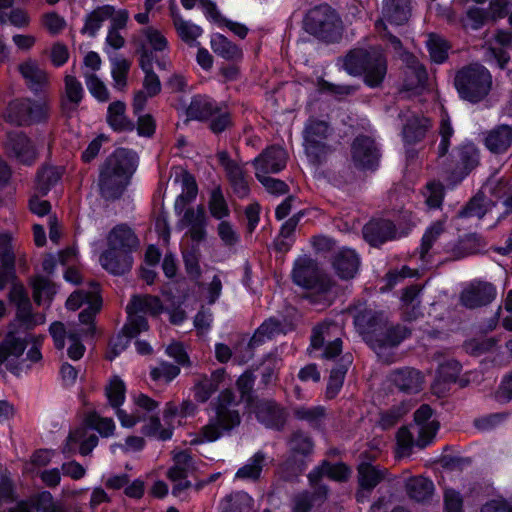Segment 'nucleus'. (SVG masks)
Instances as JSON below:
<instances>
[{
	"instance_id": "nucleus-54",
	"label": "nucleus",
	"mask_w": 512,
	"mask_h": 512,
	"mask_svg": "<svg viewBox=\"0 0 512 512\" xmlns=\"http://www.w3.org/2000/svg\"><path fill=\"white\" fill-rule=\"evenodd\" d=\"M227 176L234 193L239 198L248 196L250 188L241 168L235 166L228 171Z\"/></svg>"
},
{
	"instance_id": "nucleus-2",
	"label": "nucleus",
	"mask_w": 512,
	"mask_h": 512,
	"mask_svg": "<svg viewBox=\"0 0 512 512\" xmlns=\"http://www.w3.org/2000/svg\"><path fill=\"white\" fill-rule=\"evenodd\" d=\"M343 67L350 76L363 77L364 84L374 89L380 87L385 79L387 60L379 51L354 48L345 55Z\"/></svg>"
},
{
	"instance_id": "nucleus-53",
	"label": "nucleus",
	"mask_w": 512,
	"mask_h": 512,
	"mask_svg": "<svg viewBox=\"0 0 512 512\" xmlns=\"http://www.w3.org/2000/svg\"><path fill=\"white\" fill-rule=\"evenodd\" d=\"M132 304L136 310L149 312L153 316L161 314L164 310L163 303L158 296L148 295L144 298L134 296Z\"/></svg>"
},
{
	"instance_id": "nucleus-33",
	"label": "nucleus",
	"mask_w": 512,
	"mask_h": 512,
	"mask_svg": "<svg viewBox=\"0 0 512 512\" xmlns=\"http://www.w3.org/2000/svg\"><path fill=\"white\" fill-rule=\"evenodd\" d=\"M70 443H79V453L82 456H88L98 445L99 438L95 434H90L86 437V431L84 429H77L71 432L67 437V443L63 448V453L72 452Z\"/></svg>"
},
{
	"instance_id": "nucleus-52",
	"label": "nucleus",
	"mask_w": 512,
	"mask_h": 512,
	"mask_svg": "<svg viewBox=\"0 0 512 512\" xmlns=\"http://www.w3.org/2000/svg\"><path fill=\"white\" fill-rule=\"evenodd\" d=\"M325 415L326 410L321 405L310 408L301 406L294 410V416L296 419L306 421L313 427L319 426Z\"/></svg>"
},
{
	"instance_id": "nucleus-21",
	"label": "nucleus",
	"mask_w": 512,
	"mask_h": 512,
	"mask_svg": "<svg viewBox=\"0 0 512 512\" xmlns=\"http://www.w3.org/2000/svg\"><path fill=\"white\" fill-rule=\"evenodd\" d=\"M65 96L60 100V110L63 116L69 118L77 111L85 92L82 83L73 75L64 77Z\"/></svg>"
},
{
	"instance_id": "nucleus-60",
	"label": "nucleus",
	"mask_w": 512,
	"mask_h": 512,
	"mask_svg": "<svg viewBox=\"0 0 512 512\" xmlns=\"http://www.w3.org/2000/svg\"><path fill=\"white\" fill-rule=\"evenodd\" d=\"M149 328L148 320L142 315H129L128 322L124 324L121 333L128 339L136 338L141 332Z\"/></svg>"
},
{
	"instance_id": "nucleus-7",
	"label": "nucleus",
	"mask_w": 512,
	"mask_h": 512,
	"mask_svg": "<svg viewBox=\"0 0 512 512\" xmlns=\"http://www.w3.org/2000/svg\"><path fill=\"white\" fill-rule=\"evenodd\" d=\"M288 446L290 454L281 469L287 477H297L307 469V459L313 454L315 444L307 432L296 430L290 435Z\"/></svg>"
},
{
	"instance_id": "nucleus-44",
	"label": "nucleus",
	"mask_w": 512,
	"mask_h": 512,
	"mask_svg": "<svg viewBox=\"0 0 512 512\" xmlns=\"http://www.w3.org/2000/svg\"><path fill=\"white\" fill-rule=\"evenodd\" d=\"M443 232L444 224L441 221H436L427 227L424 234L422 235L421 243L419 246L420 259L423 260L426 258L434 243Z\"/></svg>"
},
{
	"instance_id": "nucleus-62",
	"label": "nucleus",
	"mask_w": 512,
	"mask_h": 512,
	"mask_svg": "<svg viewBox=\"0 0 512 512\" xmlns=\"http://www.w3.org/2000/svg\"><path fill=\"white\" fill-rule=\"evenodd\" d=\"M86 86L89 93L99 102L104 103L109 100V91L104 82L96 75L86 76Z\"/></svg>"
},
{
	"instance_id": "nucleus-43",
	"label": "nucleus",
	"mask_w": 512,
	"mask_h": 512,
	"mask_svg": "<svg viewBox=\"0 0 512 512\" xmlns=\"http://www.w3.org/2000/svg\"><path fill=\"white\" fill-rule=\"evenodd\" d=\"M130 68L131 62L126 58L115 57L111 59V77L117 90L123 91L126 89Z\"/></svg>"
},
{
	"instance_id": "nucleus-28",
	"label": "nucleus",
	"mask_w": 512,
	"mask_h": 512,
	"mask_svg": "<svg viewBox=\"0 0 512 512\" xmlns=\"http://www.w3.org/2000/svg\"><path fill=\"white\" fill-rule=\"evenodd\" d=\"M113 13H115V6L113 5L105 4L97 6L85 15L84 25L80 30L81 34L95 37L101 29L103 22L113 16Z\"/></svg>"
},
{
	"instance_id": "nucleus-11",
	"label": "nucleus",
	"mask_w": 512,
	"mask_h": 512,
	"mask_svg": "<svg viewBox=\"0 0 512 512\" xmlns=\"http://www.w3.org/2000/svg\"><path fill=\"white\" fill-rule=\"evenodd\" d=\"M291 277L293 283L303 289L317 292L329 290V283L321 277L316 264L310 258L297 260L293 266Z\"/></svg>"
},
{
	"instance_id": "nucleus-17",
	"label": "nucleus",
	"mask_w": 512,
	"mask_h": 512,
	"mask_svg": "<svg viewBox=\"0 0 512 512\" xmlns=\"http://www.w3.org/2000/svg\"><path fill=\"white\" fill-rule=\"evenodd\" d=\"M411 335V328L399 323L388 325V321L386 319L370 347L374 350L395 348L398 347L403 341L410 338Z\"/></svg>"
},
{
	"instance_id": "nucleus-4",
	"label": "nucleus",
	"mask_w": 512,
	"mask_h": 512,
	"mask_svg": "<svg viewBox=\"0 0 512 512\" xmlns=\"http://www.w3.org/2000/svg\"><path fill=\"white\" fill-rule=\"evenodd\" d=\"M51 99L47 94L40 97H23L9 102L5 121L18 127L47 124L51 118Z\"/></svg>"
},
{
	"instance_id": "nucleus-18",
	"label": "nucleus",
	"mask_w": 512,
	"mask_h": 512,
	"mask_svg": "<svg viewBox=\"0 0 512 512\" xmlns=\"http://www.w3.org/2000/svg\"><path fill=\"white\" fill-rule=\"evenodd\" d=\"M496 294V288L492 283L478 282L463 290L460 300L466 308L475 309L490 304Z\"/></svg>"
},
{
	"instance_id": "nucleus-12",
	"label": "nucleus",
	"mask_w": 512,
	"mask_h": 512,
	"mask_svg": "<svg viewBox=\"0 0 512 512\" xmlns=\"http://www.w3.org/2000/svg\"><path fill=\"white\" fill-rule=\"evenodd\" d=\"M5 149L10 157L27 166L32 165L37 157L34 144L24 131L8 132Z\"/></svg>"
},
{
	"instance_id": "nucleus-22",
	"label": "nucleus",
	"mask_w": 512,
	"mask_h": 512,
	"mask_svg": "<svg viewBox=\"0 0 512 512\" xmlns=\"http://www.w3.org/2000/svg\"><path fill=\"white\" fill-rule=\"evenodd\" d=\"M219 104L215 99L206 94H195L192 96L185 114L188 120L208 122L218 112Z\"/></svg>"
},
{
	"instance_id": "nucleus-16",
	"label": "nucleus",
	"mask_w": 512,
	"mask_h": 512,
	"mask_svg": "<svg viewBox=\"0 0 512 512\" xmlns=\"http://www.w3.org/2000/svg\"><path fill=\"white\" fill-rule=\"evenodd\" d=\"M387 379L399 392L408 395L419 393L424 383L422 372L412 367L394 369Z\"/></svg>"
},
{
	"instance_id": "nucleus-50",
	"label": "nucleus",
	"mask_w": 512,
	"mask_h": 512,
	"mask_svg": "<svg viewBox=\"0 0 512 512\" xmlns=\"http://www.w3.org/2000/svg\"><path fill=\"white\" fill-rule=\"evenodd\" d=\"M485 197L482 194L473 196L457 213L459 218H482L487 212L484 204Z\"/></svg>"
},
{
	"instance_id": "nucleus-20",
	"label": "nucleus",
	"mask_w": 512,
	"mask_h": 512,
	"mask_svg": "<svg viewBox=\"0 0 512 512\" xmlns=\"http://www.w3.org/2000/svg\"><path fill=\"white\" fill-rule=\"evenodd\" d=\"M107 246L133 254L139 247V239L131 227L121 223L114 226L108 233Z\"/></svg>"
},
{
	"instance_id": "nucleus-32",
	"label": "nucleus",
	"mask_w": 512,
	"mask_h": 512,
	"mask_svg": "<svg viewBox=\"0 0 512 512\" xmlns=\"http://www.w3.org/2000/svg\"><path fill=\"white\" fill-rule=\"evenodd\" d=\"M182 188L183 192L176 198L174 204L175 213L180 215L185 206L192 203L198 194V185L194 175L185 171L182 175Z\"/></svg>"
},
{
	"instance_id": "nucleus-13",
	"label": "nucleus",
	"mask_w": 512,
	"mask_h": 512,
	"mask_svg": "<svg viewBox=\"0 0 512 512\" xmlns=\"http://www.w3.org/2000/svg\"><path fill=\"white\" fill-rule=\"evenodd\" d=\"M331 266L340 280L349 281L358 275L361 257L355 249L341 247L332 255Z\"/></svg>"
},
{
	"instance_id": "nucleus-34",
	"label": "nucleus",
	"mask_w": 512,
	"mask_h": 512,
	"mask_svg": "<svg viewBox=\"0 0 512 512\" xmlns=\"http://www.w3.org/2000/svg\"><path fill=\"white\" fill-rule=\"evenodd\" d=\"M83 424L85 428L97 431L102 438L113 436L116 428L112 418L102 417L95 410L86 413Z\"/></svg>"
},
{
	"instance_id": "nucleus-51",
	"label": "nucleus",
	"mask_w": 512,
	"mask_h": 512,
	"mask_svg": "<svg viewBox=\"0 0 512 512\" xmlns=\"http://www.w3.org/2000/svg\"><path fill=\"white\" fill-rule=\"evenodd\" d=\"M208 122L209 130L215 135H219L233 126L232 114L228 110H223L222 104L218 105V112Z\"/></svg>"
},
{
	"instance_id": "nucleus-30",
	"label": "nucleus",
	"mask_w": 512,
	"mask_h": 512,
	"mask_svg": "<svg viewBox=\"0 0 512 512\" xmlns=\"http://www.w3.org/2000/svg\"><path fill=\"white\" fill-rule=\"evenodd\" d=\"M210 46L215 54L227 61L243 59L242 49L221 33H214L211 36Z\"/></svg>"
},
{
	"instance_id": "nucleus-27",
	"label": "nucleus",
	"mask_w": 512,
	"mask_h": 512,
	"mask_svg": "<svg viewBox=\"0 0 512 512\" xmlns=\"http://www.w3.org/2000/svg\"><path fill=\"white\" fill-rule=\"evenodd\" d=\"M108 126L116 133L133 132L135 123L126 115V104L121 100L109 104L106 114Z\"/></svg>"
},
{
	"instance_id": "nucleus-57",
	"label": "nucleus",
	"mask_w": 512,
	"mask_h": 512,
	"mask_svg": "<svg viewBox=\"0 0 512 512\" xmlns=\"http://www.w3.org/2000/svg\"><path fill=\"white\" fill-rule=\"evenodd\" d=\"M217 391L215 385L208 380V375L202 374L193 386L194 400L198 403H205Z\"/></svg>"
},
{
	"instance_id": "nucleus-49",
	"label": "nucleus",
	"mask_w": 512,
	"mask_h": 512,
	"mask_svg": "<svg viewBox=\"0 0 512 512\" xmlns=\"http://www.w3.org/2000/svg\"><path fill=\"white\" fill-rule=\"evenodd\" d=\"M135 46V53L139 56L138 64L142 71L154 70L153 64L156 59L154 50L148 48L146 41L140 36H134L132 40Z\"/></svg>"
},
{
	"instance_id": "nucleus-15",
	"label": "nucleus",
	"mask_w": 512,
	"mask_h": 512,
	"mask_svg": "<svg viewBox=\"0 0 512 512\" xmlns=\"http://www.w3.org/2000/svg\"><path fill=\"white\" fill-rule=\"evenodd\" d=\"M364 240L374 248L395 240L397 228L393 221L384 218H373L369 220L362 229Z\"/></svg>"
},
{
	"instance_id": "nucleus-61",
	"label": "nucleus",
	"mask_w": 512,
	"mask_h": 512,
	"mask_svg": "<svg viewBox=\"0 0 512 512\" xmlns=\"http://www.w3.org/2000/svg\"><path fill=\"white\" fill-rule=\"evenodd\" d=\"M406 410L403 405H393L388 410L380 413L379 426L382 430L393 428L405 415Z\"/></svg>"
},
{
	"instance_id": "nucleus-46",
	"label": "nucleus",
	"mask_w": 512,
	"mask_h": 512,
	"mask_svg": "<svg viewBox=\"0 0 512 512\" xmlns=\"http://www.w3.org/2000/svg\"><path fill=\"white\" fill-rule=\"evenodd\" d=\"M32 288L34 301L38 305L42 303L43 297L48 303H51L56 294L53 282L44 276H38L32 282Z\"/></svg>"
},
{
	"instance_id": "nucleus-26",
	"label": "nucleus",
	"mask_w": 512,
	"mask_h": 512,
	"mask_svg": "<svg viewBox=\"0 0 512 512\" xmlns=\"http://www.w3.org/2000/svg\"><path fill=\"white\" fill-rule=\"evenodd\" d=\"M485 147L496 155L504 154L512 146V126L499 124L487 132Z\"/></svg>"
},
{
	"instance_id": "nucleus-5",
	"label": "nucleus",
	"mask_w": 512,
	"mask_h": 512,
	"mask_svg": "<svg viewBox=\"0 0 512 512\" xmlns=\"http://www.w3.org/2000/svg\"><path fill=\"white\" fill-rule=\"evenodd\" d=\"M454 87L460 99L471 104H477L490 93L492 75L484 65L470 63L456 72Z\"/></svg>"
},
{
	"instance_id": "nucleus-39",
	"label": "nucleus",
	"mask_w": 512,
	"mask_h": 512,
	"mask_svg": "<svg viewBox=\"0 0 512 512\" xmlns=\"http://www.w3.org/2000/svg\"><path fill=\"white\" fill-rule=\"evenodd\" d=\"M430 59L435 64H443L448 60L450 43L437 34H430L426 43Z\"/></svg>"
},
{
	"instance_id": "nucleus-37",
	"label": "nucleus",
	"mask_w": 512,
	"mask_h": 512,
	"mask_svg": "<svg viewBox=\"0 0 512 512\" xmlns=\"http://www.w3.org/2000/svg\"><path fill=\"white\" fill-rule=\"evenodd\" d=\"M264 462L265 453L263 451H257L251 458H249L245 465L237 470L235 478L252 481L259 480L263 471Z\"/></svg>"
},
{
	"instance_id": "nucleus-40",
	"label": "nucleus",
	"mask_w": 512,
	"mask_h": 512,
	"mask_svg": "<svg viewBox=\"0 0 512 512\" xmlns=\"http://www.w3.org/2000/svg\"><path fill=\"white\" fill-rule=\"evenodd\" d=\"M182 258L185 271L191 281H198L202 276V269L200 266L201 251L198 245L182 251Z\"/></svg>"
},
{
	"instance_id": "nucleus-3",
	"label": "nucleus",
	"mask_w": 512,
	"mask_h": 512,
	"mask_svg": "<svg viewBox=\"0 0 512 512\" xmlns=\"http://www.w3.org/2000/svg\"><path fill=\"white\" fill-rule=\"evenodd\" d=\"M304 30L326 44L339 43L343 35V22L338 11L328 3L310 8L303 19Z\"/></svg>"
},
{
	"instance_id": "nucleus-45",
	"label": "nucleus",
	"mask_w": 512,
	"mask_h": 512,
	"mask_svg": "<svg viewBox=\"0 0 512 512\" xmlns=\"http://www.w3.org/2000/svg\"><path fill=\"white\" fill-rule=\"evenodd\" d=\"M173 427L163 428L159 416H151L148 423L141 428V433L146 437H156L160 441H168L172 438Z\"/></svg>"
},
{
	"instance_id": "nucleus-64",
	"label": "nucleus",
	"mask_w": 512,
	"mask_h": 512,
	"mask_svg": "<svg viewBox=\"0 0 512 512\" xmlns=\"http://www.w3.org/2000/svg\"><path fill=\"white\" fill-rule=\"evenodd\" d=\"M507 414L503 412L490 413L473 421L474 427L482 432H489L498 427L506 418Z\"/></svg>"
},
{
	"instance_id": "nucleus-38",
	"label": "nucleus",
	"mask_w": 512,
	"mask_h": 512,
	"mask_svg": "<svg viewBox=\"0 0 512 512\" xmlns=\"http://www.w3.org/2000/svg\"><path fill=\"white\" fill-rule=\"evenodd\" d=\"M127 387L125 382L118 376L113 375L105 386V396L111 408L121 407L126 400Z\"/></svg>"
},
{
	"instance_id": "nucleus-24",
	"label": "nucleus",
	"mask_w": 512,
	"mask_h": 512,
	"mask_svg": "<svg viewBox=\"0 0 512 512\" xmlns=\"http://www.w3.org/2000/svg\"><path fill=\"white\" fill-rule=\"evenodd\" d=\"M182 221L189 226L191 240L199 246L207 237V218L204 207L199 205L197 210L192 207L187 208L184 211Z\"/></svg>"
},
{
	"instance_id": "nucleus-25",
	"label": "nucleus",
	"mask_w": 512,
	"mask_h": 512,
	"mask_svg": "<svg viewBox=\"0 0 512 512\" xmlns=\"http://www.w3.org/2000/svg\"><path fill=\"white\" fill-rule=\"evenodd\" d=\"M356 470L357 483L360 488L365 489L367 492H373V490L386 479L388 474L386 468H381L367 461L360 462Z\"/></svg>"
},
{
	"instance_id": "nucleus-36",
	"label": "nucleus",
	"mask_w": 512,
	"mask_h": 512,
	"mask_svg": "<svg viewBox=\"0 0 512 512\" xmlns=\"http://www.w3.org/2000/svg\"><path fill=\"white\" fill-rule=\"evenodd\" d=\"M256 377L251 371H245L236 380V388L240 394V401L245 403L246 407L252 406L260 399L254 390Z\"/></svg>"
},
{
	"instance_id": "nucleus-55",
	"label": "nucleus",
	"mask_w": 512,
	"mask_h": 512,
	"mask_svg": "<svg viewBox=\"0 0 512 512\" xmlns=\"http://www.w3.org/2000/svg\"><path fill=\"white\" fill-rule=\"evenodd\" d=\"M318 89L321 93L333 95L339 100L345 96L352 95L356 90L352 85L334 84L323 78L318 80Z\"/></svg>"
},
{
	"instance_id": "nucleus-63",
	"label": "nucleus",
	"mask_w": 512,
	"mask_h": 512,
	"mask_svg": "<svg viewBox=\"0 0 512 512\" xmlns=\"http://www.w3.org/2000/svg\"><path fill=\"white\" fill-rule=\"evenodd\" d=\"M180 371L179 365L163 361L159 367H155L150 371V377L153 381L164 379L169 383L180 374Z\"/></svg>"
},
{
	"instance_id": "nucleus-42",
	"label": "nucleus",
	"mask_w": 512,
	"mask_h": 512,
	"mask_svg": "<svg viewBox=\"0 0 512 512\" xmlns=\"http://www.w3.org/2000/svg\"><path fill=\"white\" fill-rule=\"evenodd\" d=\"M208 209L210 215L217 220H223L230 216L231 211L220 185L213 188L210 192Z\"/></svg>"
},
{
	"instance_id": "nucleus-23",
	"label": "nucleus",
	"mask_w": 512,
	"mask_h": 512,
	"mask_svg": "<svg viewBox=\"0 0 512 512\" xmlns=\"http://www.w3.org/2000/svg\"><path fill=\"white\" fill-rule=\"evenodd\" d=\"M102 267L112 275L120 276L130 271L133 264L132 254L115 250L107 246L99 257Z\"/></svg>"
},
{
	"instance_id": "nucleus-31",
	"label": "nucleus",
	"mask_w": 512,
	"mask_h": 512,
	"mask_svg": "<svg viewBox=\"0 0 512 512\" xmlns=\"http://www.w3.org/2000/svg\"><path fill=\"white\" fill-rule=\"evenodd\" d=\"M430 128V121L425 117H413L403 126L402 136L406 145H415L421 142Z\"/></svg>"
},
{
	"instance_id": "nucleus-56",
	"label": "nucleus",
	"mask_w": 512,
	"mask_h": 512,
	"mask_svg": "<svg viewBox=\"0 0 512 512\" xmlns=\"http://www.w3.org/2000/svg\"><path fill=\"white\" fill-rule=\"evenodd\" d=\"M27 500L30 501V507L32 511L59 512L61 510L55 505L52 494L49 491H42L31 499Z\"/></svg>"
},
{
	"instance_id": "nucleus-19",
	"label": "nucleus",
	"mask_w": 512,
	"mask_h": 512,
	"mask_svg": "<svg viewBox=\"0 0 512 512\" xmlns=\"http://www.w3.org/2000/svg\"><path fill=\"white\" fill-rule=\"evenodd\" d=\"M286 153L277 146H269L253 160L256 173L277 174L286 167Z\"/></svg>"
},
{
	"instance_id": "nucleus-14",
	"label": "nucleus",
	"mask_w": 512,
	"mask_h": 512,
	"mask_svg": "<svg viewBox=\"0 0 512 512\" xmlns=\"http://www.w3.org/2000/svg\"><path fill=\"white\" fill-rule=\"evenodd\" d=\"M250 409L254 411L257 420L266 428L281 431L287 422L284 408L275 400L259 399Z\"/></svg>"
},
{
	"instance_id": "nucleus-29",
	"label": "nucleus",
	"mask_w": 512,
	"mask_h": 512,
	"mask_svg": "<svg viewBox=\"0 0 512 512\" xmlns=\"http://www.w3.org/2000/svg\"><path fill=\"white\" fill-rule=\"evenodd\" d=\"M382 15L392 25L405 24L411 15L410 0H384Z\"/></svg>"
},
{
	"instance_id": "nucleus-1",
	"label": "nucleus",
	"mask_w": 512,
	"mask_h": 512,
	"mask_svg": "<svg viewBox=\"0 0 512 512\" xmlns=\"http://www.w3.org/2000/svg\"><path fill=\"white\" fill-rule=\"evenodd\" d=\"M139 157L130 148H116L99 167L98 187L106 200L120 199L137 169Z\"/></svg>"
},
{
	"instance_id": "nucleus-59",
	"label": "nucleus",
	"mask_w": 512,
	"mask_h": 512,
	"mask_svg": "<svg viewBox=\"0 0 512 512\" xmlns=\"http://www.w3.org/2000/svg\"><path fill=\"white\" fill-rule=\"evenodd\" d=\"M146 45L149 44L155 52H162L168 49V40L162 32L153 26H147L141 30Z\"/></svg>"
},
{
	"instance_id": "nucleus-58",
	"label": "nucleus",
	"mask_w": 512,
	"mask_h": 512,
	"mask_svg": "<svg viewBox=\"0 0 512 512\" xmlns=\"http://www.w3.org/2000/svg\"><path fill=\"white\" fill-rule=\"evenodd\" d=\"M215 421L225 432H230L241 423V415L236 409L215 411Z\"/></svg>"
},
{
	"instance_id": "nucleus-10",
	"label": "nucleus",
	"mask_w": 512,
	"mask_h": 512,
	"mask_svg": "<svg viewBox=\"0 0 512 512\" xmlns=\"http://www.w3.org/2000/svg\"><path fill=\"white\" fill-rule=\"evenodd\" d=\"M350 312H353L356 330L370 346L386 320L384 313L368 308L365 304L350 308Z\"/></svg>"
},
{
	"instance_id": "nucleus-6",
	"label": "nucleus",
	"mask_w": 512,
	"mask_h": 512,
	"mask_svg": "<svg viewBox=\"0 0 512 512\" xmlns=\"http://www.w3.org/2000/svg\"><path fill=\"white\" fill-rule=\"evenodd\" d=\"M480 164V150L471 140H465L449 153L445 165L448 179L453 184L461 183Z\"/></svg>"
},
{
	"instance_id": "nucleus-47",
	"label": "nucleus",
	"mask_w": 512,
	"mask_h": 512,
	"mask_svg": "<svg viewBox=\"0 0 512 512\" xmlns=\"http://www.w3.org/2000/svg\"><path fill=\"white\" fill-rule=\"evenodd\" d=\"M462 365L455 359L441 363L436 371V381L439 384H452L458 379Z\"/></svg>"
},
{
	"instance_id": "nucleus-48",
	"label": "nucleus",
	"mask_w": 512,
	"mask_h": 512,
	"mask_svg": "<svg viewBox=\"0 0 512 512\" xmlns=\"http://www.w3.org/2000/svg\"><path fill=\"white\" fill-rule=\"evenodd\" d=\"M322 466L324 467L326 477L335 482L345 483L352 475L351 467L343 461L331 463L329 460L324 459Z\"/></svg>"
},
{
	"instance_id": "nucleus-35",
	"label": "nucleus",
	"mask_w": 512,
	"mask_h": 512,
	"mask_svg": "<svg viewBox=\"0 0 512 512\" xmlns=\"http://www.w3.org/2000/svg\"><path fill=\"white\" fill-rule=\"evenodd\" d=\"M434 490L433 481L426 477H414L406 485L407 495L417 502L430 499Z\"/></svg>"
},
{
	"instance_id": "nucleus-9",
	"label": "nucleus",
	"mask_w": 512,
	"mask_h": 512,
	"mask_svg": "<svg viewBox=\"0 0 512 512\" xmlns=\"http://www.w3.org/2000/svg\"><path fill=\"white\" fill-rule=\"evenodd\" d=\"M350 157L357 171L375 172L380 166L381 152L372 137L359 134L350 145Z\"/></svg>"
},
{
	"instance_id": "nucleus-8",
	"label": "nucleus",
	"mask_w": 512,
	"mask_h": 512,
	"mask_svg": "<svg viewBox=\"0 0 512 512\" xmlns=\"http://www.w3.org/2000/svg\"><path fill=\"white\" fill-rule=\"evenodd\" d=\"M330 135L328 122L319 119H309L303 132L305 153L309 161L319 165L325 159L329 145L324 141Z\"/></svg>"
},
{
	"instance_id": "nucleus-41",
	"label": "nucleus",
	"mask_w": 512,
	"mask_h": 512,
	"mask_svg": "<svg viewBox=\"0 0 512 512\" xmlns=\"http://www.w3.org/2000/svg\"><path fill=\"white\" fill-rule=\"evenodd\" d=\"M62 178V172L56 166H49L37 172L36 186L42 196H46Z\"/></svg>"
}]
</instances>
